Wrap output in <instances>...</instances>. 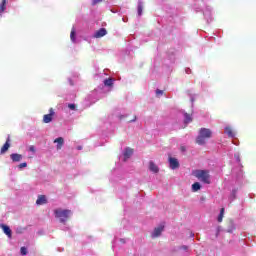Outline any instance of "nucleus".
Returning a JSON list of instances; mask_svg holds the SVG:
<instances>
[{
  "mask_svg": "<svg viewBox=\"0 0 256 256\" xmlns=\"http://www.w3.org/2000/svg\"><path fill=\"white\" fill-rule=\"evenodd\" d=\"M225 133L226 135H228V137H235V134L233 133V129H231V127H226Z\"/></svg>",
  "mask_w": 256,
  "mask_h": 256,
  "instance_id": "aec40b11",
  "label": "nucleus"
},
{
  "mask_svg": "<svg viewBox=\"0 0 256 256\" xmlns=\"http://www.w3.org/2000/svg\"><path fill=\"white\" fill-rule=\"evenodd\" d=\"M68 109H71V111H75L76 109L75 104H68Z\"/></svg>",
  "mask_w": 256,
  "mask_h": 256,
  "instance_id": "393cba45",
  "label": "nucleus"
},
{
  "mask_svg": "<svg viewBox=\"0 0 256 256\" xmlns=\"http://www.w3.org/2000/svg\"><path fill=\"white\" fill-rule=\"evenodd\" d=\"M10 159H12L13 163H19V161L23 159V155L18 153H13L10 155Z\"/></svg>",
  "mask_w": 256,
  "mask_h": 256,
  "instance_id": "f8f14e48",
  "label": "nucleus"
},
{
  "mask_svg": "<svg viewBox=\"0 0 256 256\" xmlns=\"http://www.w3.org/2000/svg\"><path fill=\"white\" fill-rule=\"evenodd\" d=\"M224 215H225V208H221L220 214L218 216V223H221L223 221Z\"/></svg>",
  "mask_w": 256,
  "mask_h": 256,
  "instance_id": "412c9836",
  "label": "nucleus"
},
{
  "mask_svg": "<svg viewBox=\"0 0 256 256\" xmlns=\"http://www.w3.org/2000/svg\"><path fill=\"white\" fill-rule=\"evenodd\" d=\"M47 204V197L45 195L38 196V199L36 200V205H45Z\"/></svg>",
  "mask_w": 256,
  "mask_h": 256,
  "instance_id": "ddd939ff",
  "label": "nucleus"
},
{
  "mask_svg": "<svg viewBox=\"0 0 256 256\" xmlns=\"http://www.w3.org/2000/svg\"><path fill=\"white\" fill-rule=\"evenodd\" d=\"M20 253H21V255H27V248L26 247H21Z\"/></svg>",
  "mask_w": 256,
  "mask_h": 256,
  "instance_id": "b1692460",
  "label": "nucleus"
},
{
  "mask_svg": "<svg viewBox=\"0 0 256 256\" xmlns=\"http://www.w3.org/2000/svg\"><path fill=\"white\" fill-rule=\"evenodd\" d=\"M213 132L209 128H201L196 138L197 145H205L206 139H211Z\"/></svg>",
  "mask_w": 256,
  "mask_h": 256,
  "instance_id": "f257e3e1",
  "label": "nucleus"
},
{
  "mask_svg": "<svg viewBox=\"0 0 256 256\" xmlns=\"http://www.w3.org/2000/svg\"><path fill=\"white\" fill-rule=\"evenodd\" d=\"M54 214L57 219H60V223H67L71 217V210L56 209Z\"/></svg>",
  "mask_w": 256,
  "mask_h": 256,
  "instance_id": "7ed1b4c3",
  "label": "nucleus"
},
{
  "mask_svg": "<svg viewBox=\"0 0 256 256\" xmlns=\"http://www.w3.org/2000/svg\"><path fill=\"white\" fill-rule=\"evenodd\" d=\"M103 0H92V5H97V3H101Z\"/></svg>",
  "mask_w": 256,
  "mask_h": 256,
  "instance_id": "c85d7f7f",
  "label": "nucleus"
},
{
  "mask_svg": "<svg viewBox=\"0 0 256 256\" xmlns=\"http://www.w3.org/2000/svg\"><path fill=\"white\" fill-rule=\"evenodd\" d=\"M133 121H137V116H134L132 120H129V123H133Z\"/></svg>",
  "mask_w": 256,
  "mask_h": 256,
  "instance_id": "c756f323",
  "label": "nucleus"
},
{
  "mask_svg": "<svg viewBox=\"0 0 256 256\" xmlns=\"http://www.w3.org/2000/svg\"><path fill=\"white\" fill-rule=\"evenodd\" d=\"M54 115H55V110H53V108H50L49 114H45L43 116V123H51V121H53Z\"/></svg>",
  "mask_w": 256,
  "mask_h": 256,
  "instance_id": "20e7f679",
  "label": "nucleus"
},
{
  "mask_svg": "<svg viewBox=\"0 0 256 256\" xmlns=\"http://www.w3.org/2000/svg\"><path fill=\"white\" fill-rule=\"evenodd\" d=\"M75 35H76V31H75V27H73L71 29V33H70V39L73 43H75Z\"/></svg>",
  "mask_w": 256,
  "mask_h": 256,
  "instance_id": "4be33fe9",
  "label": "nucleus"
},
{
  "mask_svg": "<svg viewBox=\"0 0 256 256\" xmlns=\"http://www.w3.org/2000/svg\"><path fill=\"white\" fill-rule=\"evenodd\" d=\"M11 138L8 136L5 144L2 146L1 150H0V155H4V153H7V151H9V147H11Z\"/></svg>",
  "mask_w": 256,
  "mask_h": 256,
  "instance_id": "423d86ee",
  "label": "nucleus"
},
{
  "mask_svg": "<svg viewBox=\"0 0 256 256\" xmlns=\"http://www.w3.org/2000/svg\"><path fill=\"white\" fill-rule=\"evenodd\" d=\"M180 149H181V151H183V152L187 151V149L185 148V146H181Z\"/></svg>",
  "mask_w": 256,
  "mask_h": 256,
  "instance_id": "7c9ffc66",
  "label": "nucleus"
},
{
  "mask_svg": "<svg viewBox=\"0 0 256 256\" xmlns=\"http://www.w3.org/2000/svg\"><path fill=\"white\" fill-rule=\"evenodd\" d=\"M237 161H241V159L239 158V156L237 157Z\"/></svg>",
  "mask_w": 256,
  "mask_h": 256,
  "instance_id": "473e14b6",
  "label": "nucleus"
},
{
  "mask_svg": "<svg viewBox=\"0 0 256 256\" xmlns=\"http://www.w3.org/2000/svg\"><path fill=\"white\" fill-rule=\"evenodd\" d=\"M165 229V226L160 225L154 229V232L152 233V237H159L161 236V233H163V230Z\"/></svg>",
  "mask_w": 256,
  "mask_h": 256,
  "instance_id": "1a4fd4ad",
  "label": "nucleus"
},
{
  "mask_svg": "<svg viewBox=\"0 0 256 256\" xmlns=\"http://www.w3.org/2000/svg\"><path fill=\"white\" fill-rule=\"evenodd\" d=\"M131 155H133V149L126 148L124 151V161H127V159H129V157H131Z\"/></svg>",
  "mask_w": 256,
  "mask_h": 256,
  "instance_id": "4468645a",
  "label": "nucleus"
},
{
  "mask_svg": "<svg viewBox=\"0 0 256 256\" xmlns=\"http://www.w3.org/2000/svg\"><path fill=\"white\" fill-rule=\"evenodd\" d=\"M191 121H193V117H191V114H184V123H191Z\"/></svg>",
  "mask_w": 256,
  "mask_h": 256,
  "instance_id": "6ab92c4d",
  "label": "nucleus"
},
{
  "mask_svg": "<svg viewBox=\"0 0 256 256\" xmlns=\"http://www.w3.org/2000/svg\"><path fill=\"white\" fill-rule=\"evenodd\" d=\"M225 225H226L225 229L227 233H233V231H235L236 229L235 222H233V220L231 219L227 220Z\"/></svg>",
  "mask_w": 256,
  "mask_h": 256,
  "instance_id": "39448f33",
  "label": "nucleus"
},
{
  "mask_svg": "<svg viewBox=\"0 0 256 256\" xmlns=\"http://www.w3.org/2000/svg\"><path fill=\"white\" fill-rule=\"evenodd\" d=\"M138 15H139V17H141V15H143V3L142 2L138 3Z\"/></svg>",
  "mask_w": 256,
  "mask_h": 256,
  "instance_id": "5701e85b",
  "label": "nucleus"
},
{
  "mask_svg": "<svg viewBox=\"0 0 256 256\" xmlns=\"http://www.w3.org/2000/svg\"><path fill=\"white\" fill-rule=\"evenodd\" d=\"M181 248L184 249V251H187V249H189V247L187 246H182Z\"/></svg>",
  "mask_w": 256,
  "mask_h": 256,
  "instance_id": "2f4dec72",
  "label": "nucleus"
},
{
  "mask_svg": "<svg viewBox=\"0 0 256 256\" xmlns=\"http://www.w3.org/2000/svg\"><path fill=\"white\" fill-rule=\"evenodd\" d=\"M1 229L4 231L5 235H7V237L9 239H11L12 237V231L11 228H9V226L5 225V224H1L0 225Z\"/></svg>",
  "mask_w": 256,
  "mask_h": 256,
  "instance_id": "9b49d317",
  "label": "nucleus"
},
{
  "mask_svg": "<svg viewBox=\"0 0 256 256\" xmlns=\"http://www.w3.org/2000/svg\"><path fill=\"white\" fill-rule=\"evenodd\" d=\"M104 85L106 87H113V78H107L104 80Z\"/></svg>",
  "mask_w": 256,
  "mask_h": 256,
  "instance_id": "a211bd4d",
  "label": "nucleus"
},
{
  "mask_svg": "<svg viewBox=\"0 0 256 256\" xmlns=\"http://www.w3.org/2000/svg\"><path fill=\"white\" fill-rule=\"evenodd\" d=\"M54 143H57L56 149L59 151V150L63 149L65 139H63V137H58L54 140Z\"/></svg>",
  "mask_w": 256,
  "mask_h": 256,
  "instance_id": "9d476101",
  "label": "nucleus"
},
{
  "mask_svg": "<svg viewBox=\"0 0 256 256\" xmlns=\"http://www.w3.org/2000/svg\"><path fill=\"white\" fill-rule=\"evenodd\" d=\"M170 169H179V160L177 158L169 157Z\"/></svg>",
  "mask_w": 256,
  "mask_h": 256,
  "instance_id": "0eeeda50",
  "label": "nucleus"
},
{
  "mask_svg": "<svg viewBox=\"0 0 256 256\" xmlns=\"http://www.w3.org/2000/svg\"><path fill=\"white\" fill-rule=\"evenodd\" d=\"M156 95H157V97H159L160 95H163V90L157 89Z\"/></svg>",
  "mask_w": 256,
  "mask_h": 256,
  "instance_id": "bb28decb",
  "label": "nucleus"
},
{
  "mask_svg": "<svg viewBox=\"0 0 256 256\" xmlns=\"http://www.w3.org/2000/svg\"><path fill=\"white\" fill-rule=\"evenodd\" d=\"M149 169L152 171V173H159V167L156 166L153 161L149 162Z\"/></svg>",
  "mask_w": 256,
  "mask_h": 256,
  "instance_id": "2eb2a0df",
  "label": "nucleus"
},
{
  "mask_svg": "<svg viewBox=\"0 0 256 256\" xmlns=\"http://www.w3.org/2000/svg\"><path fill=\"white\" fill-rule=\"evenodd\" d=\"M29 151H30L31 153H35V151H36V150H35V146H33V145L30 146V147H29Z\"/></svg>",
  "mask_w": 256,
  "mask_h": 256,
  "instance_id": "cd10ccee",
  "label": "nucleus"
},
{
  "mask_svg": "<svg viewBox=\"0 0 256 256\" xmlns=\"http://www.w3.org/2000/svg\"><path fill=\"white\" fill-rule=\"evenodd\" d=\"M18 167H19V169H23V168L27 167V163L23 162V163L19 164Z\"/></svg>",
  "mask_w": 256,
  "mask_h": 256,
  "instance_id": "a878e982",
  "label": "nucleus"
},
{
  "mask_svg": "<svg viewBox=\"0 0 256 256\" xmlns=\"http://www.w3.org/2000/svg\"><path fill=\"white\" fill-rule=\"evenodd\" d=\"M194 177L199 179L202 183H206V185L211 184V175H209V170H196L194 172Z\"/></svg>",
  "mask_w": 256,
  "mask_h": 256,
  "instance_id": "f03ea898",
  "label": "nucleus"
},
{
  "mask_svg": "<svg viewBox=\"0 0 256 256\" xmlns=\"http://www.w3.org/2000/svg\"><path fill=\"white\" fill-rule=\"evenodd\" d=\"M5 9H7V0H2V3L0 5V15L2 13H5Z\"/></svg>",
  "mask_w": 256,
  "mask_h": 256,
  "instance_id": "dca6fc26",
  "label": "nucleus"
},
{
  "mask_svg": "<svg viewBox=\"0 0 256 256\" xmlns=\"http://www.w3.org/2000/svg\"><path fill=\"white\" fill-rule=\"evenodd\" d=\"M107 35V29L100 28L98 31L94 33L95 39H101V37H105Z\"/></svg>",
  "mask_w": 256,
  "mask_h": 256,
  "instance_id": "6e6552de",
  "label": "nucleus"
},
{
  "mask_svg": "<svg viewBox=\"0 0 256 256\" xmlns=\"http://www.w3.org/2000/svg\"><path fill=\"white\" fill-rule=\"evenodd\" d=\"M201 189V184L199 182H195L192 184V191L196 193V191H199Z\"/></svg>",
  "mask_w": 256,
  "mask_h": 256,
  "instance_id": "f3484780",
  "label": "nucleus"
}]
</instances>
